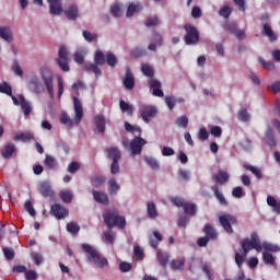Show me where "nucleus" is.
Instances as JSON below:
<instances>
[{
  "mask_svg": "<svg viewBox=\"0 0 280 280\" xmlns=\"http://www.w3.org/2000/svg\"><path fill=\"white\" fill-rule=\"evenodd\" d=\"M141 71L143 75H147V78H151L149 80V88L152 89V95L154 97H164L165 94L163 93V90H161V81L153 79L154 68H152L149 63H142Z\"/></svg>",
  "mask_w": 280,
  "mask_h": 280,
  "instance_id": "f257e3e1",
  "label": "nucleus"
},
{
  "mask_svg": "<svg viewBox=\"0 0 280 280\" xmlns=\"http://www.w3.org/2000/svg\"><path fill=\"white\" fill-rule=\"evenodd\" d=\"M81 248L86 253L89 261H93L97 268H104L105 266H108V259L102 256L100 250L93 247V245L84 243L81 245Z\"/></svg>",
  "mask_w": 280,
  "mask_h": 280,
  "instance_id": "f03ea898",
  "label": "nucleus"
},
{
  "mask_svg": "<svg viewBox=\"0 0 280 280\" xmlns=\"http://www.w3.org/2000/svg\"><path fill=\"white\" fill-rule=\"evenodd\" d=\"M104 222L107 229H126V218L119 215V211L109 209L103 214Z\"/></svg>",
  "mask_w": 280,
  "mask_h": 280,
  "instance_id": "7ed1b4c3",
  "label": "nucleus"
},
{
  "mask_svg": "<svg viewBox=\"0 0 280 280\" xmlns=\"http://www.w3.org/2000/svg\"><path fill=\"white\" fill-rule=\"evenodd\" d=\"M241 248L243 249L245 257H247L248 253H250L253 249L257 250V253H261L262 247L259 235L256 232L252 233L250 238H244L241 242Z\"/></svg>",
  "mask_w": 280,
  "mask_h": 280,
  "instance_id": "20e7f679",
  "label": "nucleus"
},
{
  "mask_svg": "<svg viewBox=\"0 0 280 280\" xmlns=\"http://www.w3.org/2000/svg\"><path fill=\"white\" fill-rule=\"evenodd\" d=\"M40 78L50 97H54V71L47 67L40 68Z\"/></svg>",
  "mask_w": 280,
  "mask_h": 280,
  "instance_id": "39448f33",
  "label": "nucleus"
},
{
  "mask_svg": "<svg viewBox=\"0 0 280 280\" xmlns=\"http://www.w3.org/2000/svg\"><path fill=\"white\" fill-rule=\"evenodd\" d=\"M184 30L186 32L184 40L187 45H196L200 40V33L196 26L191 24H185Z\"/></svg>",
  "mask_w": 280,
  "mask_h": 280,
  "instance_id": "423d86ee",
  "label": "nucleus"
},
{
  "mask_svg": "<svg viewBox=\"0 0 280 280\" xmlns=\"http://www.w3.org/2000/svg\"><path fill=\"white\" fill-rule=\"evenodd\" d=\"M59 58L56 59L57 65L60 67L61 71L68 72L69 68V49L66 46H61L58 51Z\"/></svg>",
  "mask_w": 280,
  "mask_h": 280,
  "instance_id": "0eeeda50",
  "label": "nucleus"
},
{
  "mask_svg": "<svg viewBox=\"0 0 280 280\" xmlns=\"http://www.w3.org/2000/svg\"><path fill=\"white\" fill-rule=\"evenodd\" d=\"M219 222L226 233L233 234L232 224H237V218L233 214H221L219 217Z\"/></svg>",
  "mask_w": 280,
  "mask_h": 280,
  "instance_id": "6e6552de",
  "label": "nucleus"
},
{
  "mask_svg": "<svg viewBox=\"0 0 280 280\" xmlns=\"http://www.w3.org/2000/svg\"><path fill=\"white\" fill-rule=\"evenodd\" d=\"M145 143H148V141H145V139L141 138V136L139 135L138 137L133 138L129 143L132 156L141 154L143 145H145Z\"/></svg>",
  "mask_w": 280,
  "mask_h": 280,
  "instance_id": "1a4fd4ad",
  "label": "nucleus"
},
{
  "mask_svg": "<svg viewBox=\"0 0 280 280\" xmlns=\"http://www.w3.org/2000/svg\"><path fill=\"white\" fill-rule=\"evenodd\" d=\"M156 113H159V110L152 105H145L140 109V115L144 124H150V119L156 117Z\"/></svg>",
  "mask_w": 280,
  "mask_h": 280,
  "instance_id": "9d476101",
  "label": "nucleus"
},
{
  "mask_svg": "<svg viewBox=\"0 0 280 280\" xmlns=\"http://www.w3.org/2000/svg\"><path fill=\"white\" fill-rule=\"evenodd\" d=\"M50 215L57 218V220H62L69 215V210L59 203H55L50 207Z\"/></svg>",
  "mask_w": 280,
  "mask_h": 280,
  "instance_id": "9b49d317",
  "label": "nucleus"
},
{
  "mask_svg": "<svg viewBox=\"0 0 280 280\" xmlns=\"http://www.w3.org/2000/svg\"><path fill=\"white\" fill-rule=\"evenodd\" d=\"M30 91H32V93H43V91H45V88L43 86V83H40V79H38V77L33 75L31 77L28 84H27Z\"/></svg>",
  "mask_w": 280,
  "mask_h": 280,
  "instance_id": "f8f14e48",
  "label": "nucleus"
},
{
  "mask_svg": "<svg viewBox=\"0 0 280 280\" xmlns=\"http://www.w3.org/2000/svg\"><path fill=\"white\" fill-rule=\"evenodd\" d=\"M122 84L127 91H132L135 89V74H132V70H130V68H126Z\"/></svg>",
  "mask_w": 280,
  "mask_h": 280,
  "instance_id": "ddd939ff",
  "label": "nucleus"
},
{
  "mask_svg": "<svg viewBox=\"0 0 280 280\" xmlns=\"http://www.w3.org/2000/svg\"><path fill=\"white\" fill-rule=\"evenodd\" d=\"M38 191L44 198H54V189H51L49 182L39 183Z\"/></svg>",
  "mask_w": 280,
  "mask_h": 280,
  "instance_id": "4468645a",
  "label": "nucleus"
},
{
  "mask_svg": "<svg viewBox=\"0 0 280 280\" xmlns=\"http://www.w3.org/2000/svg\"><path fill=\"white\" fill-rule=\"evenodd\" d=\"M19 100H20V106L22 109V113L25 117H28V115H32V103H30V101L25 100V96H23V94L19 95Z\"/></svg>",
  "mask_w": 280,
  "mask_h": 280,
  "instance_id": "2eb2a0df",
  "label": "nucleus"
},
{
  "mask_svg": "<svg viewBox=\"0 0 280 280\" xmlns=\"http://www.w3.org/2000/svg\"><path fill=\"white\" fill-rule=\"evenodd\" d=\"M261 35L267 36L270 43H276L277 40V34H275V31H272V27L268 22L262 23Z\"/></svg>",
  "mask_w": 280,
  "mask_h": 280,
  "instance_id": "dca6fc26",
  "label": "nucleus"
},
{
  "mask_svg": "<svg viewBox=\"0 0 280 280\" xmlns=\"http://www.w3.org/2000/svg\"><path fill=\"white\" fill-rule=\"evenodd\" d=\"M74 104V113H75V121L80 124L82 121V117H84V109L82 108V103H80V98L73 97Z\"/></svg>",
  "mask_w": 280,
  "mask_h": 280,
  "instance_id": "f3484780",
  "label": "nucleus"
},
{
  "mask_svg": "<svg viewBox=\"0 0 280 280\" xmlns=\"http://www.w3.org/2000/svg\"><path fill=\"white\" fill-rule=\"evenodd\" d=\"M49 3L50 14L58 16L62 14V4L60 0H47Z\"/></svg>",
  "mask_w": 280,
  "mask_h": 280,
  "instance_id": "a211bd4d",
  "label": "nucleus"
},
{
  "mask_svg": "<svg viewBox=\"0 0 280 280\" xmlns=\"http://www.w3.org/2000/svg\"><path fill=\"white\" fill-rule=\"evenodd\" d=\"M105 154L107 159H112V161H119V159H121V151H119L117 147L106 148Z\"/></svg>",
  "mask_w": 280,
  "mask_h": 280,
  "instance_id": "6ab92c4d",
  "label": "nucleus"
},
{
  "mask_svg": "<svg viewBox=\"0 0 280 280\" xmlns=\"http://www.w3.org/2000/svg\"><path fill=\"white\" fill-rule=\"evenodd\" d=\"M163 242V235L159 231H153V235H149V244L151 248H159V244Z\"/></svg>",
  "mask_w": 280,
  "mask_h": 280,
  "instance_id": "aec40b11",
  "label": "nucleus"
},
{
  "mask_svg": "<svg viewBox=\"0 0 280 280\" xmlns=\"http://www.w3.org/2000/svg\"><path fill=\"white\" fill-rule=\"evenodd\" d=\"M92 196L95 200V202H98L100 205H108V195L106 192H102L100 190H92Z\"/></svg>",
  "mask_w": 280,
  "mask_h": 280,
  "instance_id": "412c9836",
  "label": "nucleus"
},
{
  "mask_svg": "<svg viewBox=\"0 0 280 280\" xmlns=\"http://www.w3.org/2000/svg\"><path fill=\"white\" fill-rule=\"evenodd\" d=\"M156 259L162 268H167V264H170V254L159 249L156 254Z\"/></svg>",
  "mask_w": 280,
  "mask_h": 280,
  "instance_id": "4be33fe9",
  "label": "nucleus"
},
{
  "mask_svg": "<svg viewBox=\"0 0 280 280\" xmlns=\"http://www.w3.org/2000/svg\"><path fill=\"white\" fill-rule=\"evenodd\" d=\"M65 14L69 21H75L78 19L80 11L78 10V5L72 4L66 11Z\"/></svg>",
  "mask_w": 280,
  "mask_h": 280,
  "instance_id": "5701e85b",
  "label": "nucleus"
},
{
  "mask_svg": "<svg viewBox=\"0 0 280 280\" xmlns=\"http://www.w3.org/2000/svg\"><path fill=\"white\" fill-rule=\"evenodd\" d=\"M94 121L98 132L104 135V132H106V118L102 115H97L95 116Z\"/></svg>",
  "mask_w": 280,
  "mask_h": 280,
  "instance_id": "b1692460",
  "label": "nucleus"
},
{
  "mask_svg": "<svg viewBox=\"0 0 280 280\" xmlns=\"http://www.w3.org/2000/svg\"><path fill=\"white\" fill-rule=\"evenodd\" d=\"M213 180L219 183V185H226L229 183V173L219 171L217 175H213Z\"/></svg>",
  "mask_w": 280,
  "mask_h": 280,
  "instance_id": "393cba45",
  "label": "nucleus"
},
{
  "mask_svg": "<svg viewBox=\"0 0 280 280\" xmlns=\"http://www.w3.org/2000/svg\"><path fill=\"white\" fill-rule=\"evenodd\" d=\"M203 233L208 240H215L218 237V231L209 223L205 225Z\"/></svg>",
  "mask_w": 280,
  "mask_h": 280,
  "instance_id": "a878e982",
  "label": "nucleus"
},
{
  "mask_svg": "<svg viewBox=\"0 0 280 280\" xmlns=\"http://www.w3.org/2000/svg\"><path fill=\"white\" fill-rule=\"evenodd\" d=\"M44 165L47 170H56L58 167V161L56 158H54V155H46Z\"/></svg>",
  "mask_w": 280,
  "mask_h": 280,
  "instance_id": "bb28decb",
  "label": "nucleus"
},
{
  "mask_svg": "<svg viewBox=\"0 0 280 280\" xmlns=\"http://www.w3.org/2000/svg\"><path fill=\"white\" fill-rule=\"evenodd\" d=\"M211 189L213 190V194L217 200H219L220 205L223 207H229V201H226V198H224V195L220 191V188H218V186H212Z\"/></svg>",
  "mask_w": 280,
  "mask_h": 280,
  "instance_id": "cd10ccee",
  "label": "nucleus"
},
{
  "mask_svg": "<svg viewBox=\"0 0 280 280\" xmlns=\"http://www.w3.org/2000/svg\"><path fill=\"white\" fill-rule=\"evenodd\" d=\"M0 38L5 40L7 43H12L13 37L10 27L0 26Z\"/></svg>",
  "mask_w": 280,
  "mask_h": 280,
  "instance_id": "c85d7f7f",
  "label": "nucleus"
},
{
  "mask_svg": "<svg viewBox=\"0 0 280 280\" xmlns=\"http://www.w3.org/2000/svg\"><path fill=\"white\" fill-rule=\"evenodd\" d=\"M147 213L151 220L159 218V211L156 210V203H154V202L147 203Z\"/></svg>",
  "mask_w": 280,
  "mask_h": 280,
  "instance_id": "c756f323",
  "label": "nucleus"
},
{
  "mask_svg": "<svg viewBox=\"0 0 280 280\" xmlns=\"http://www.w3.org/2000/svg\"><path fill=\"white\" fill-rule=\"evenodd\" d=\"M267 205L269 207H272L275 213L280 215V200L277 201V199L273 196H268L267 197Z\"/></svg>",
  "mask_w": 280,
  "mask_h": 280,
  "instance_id": "7c9ffc66",
  "label": "nucleus"
},
{
  "mask_svg": "<svg viewBox=\"0 0 280 280\" xmlns=\"http://www.w3.org/2000/svg\"><path fill=\"white\" fill-rule=\"evenodd\" d=\"M16 152V147L12 143H8L1 151L3 159H10L12 154Z\"/></svg>",
  "mask_w": 280,
  "mask_h": 280,
  "instance_id": "2f4dec72",
  "label": "nucleus"
},
{
  "mask_svg": "<svg viewBox=\"0 0 280 280\" xmlns=\"http://www.w3.org/2000/svg\"><path fill=\"white\" fill-rule=\"evenodd\" d=\"M120 187L119 184H117V179L115 178H109L108 180V192L110 196H115L117 195V192L119 191Z\"/></svg>",
  "mask_w": 280,
  "mask_h": 280,
  "instance_id": "473e14b6",
  "label": "nucleus"
},
{
  "mask_svg": "<svg viewBox=\"0 0 280 280\" xmlns=\"http://www.w3.org/2000/svg\"><path fill=\"white\" fill-rule=\"evenodd\" d=\"M109 10L112 16H115V19H121V16H124V10L119 3H114Z\"/></svg>",
  "mask_w": 280,
  "mask_h": 280,
  "instance_id": "72a5a7b5",
  "label": "nucleus"
},
{
  "mask_svg": "<svg viewBox=\"0 0 280 280\" xmlns=\"http://www.w3.org/2000/svg\"><path fill=\"white\" fill-rule=\"evenodd\" d=\"M244 170L247 172H252L256 178L261 179L264 178V173H261V170L257 168L256 166H253L250 164H244L243 165Z\"/></svg>",
  "mask_w": 280,
  "mask_h": 280,
  "instance_id": "f704fd0d",
  "label": "nucleus"
},
{
  "mask_svg": "<svg viewBox=\"0 0 280 280\" xmlns=\"http://www.w3.org/2000/svg\"><path fill=\"white\" fill-rule=\"evenodd\" d=\"M34 135L32 132H22L20 135H16L14 137L15 141H24L25 143L30 142V141H34Z\"/></svg>",
  "mask_w": 280,
  "mask_h": 280,
  "instance_id": "c9c22d12",
  "label": "nucleus"
},
{
  "mask_svg": "<svg viewBox=\"0 0 280 280\" xmlns=\"http://www.w3.org/2000/svg\"><path fill=\"white\" fill-rule=\"evenodd\" d=\"M85 71H88V73H95L96 78H100V75H102V70L100 69L97 63H89V65H86L85 66Z\"/></svg>",
  "mask_w": 280,
  "mask_h": 280,
  "instance_id": "e433bc0d",
  "label": "nucleus"
},
{
  "mask_svg": "<svg viewBox=\"0 0 280 280\" xmlns=\"http://www.w3.org/2000/svg\"><path fill=\"white\" fill-rule=\"evenodd\" d=\"M258 63L262 69H267V71H275L276 66L272 61H266L262 57H258Z\"/></svg>",
  "mask_w": 280,
  "mask_h": 280,
  "instance_id": "4c0bfd02",
  "label": "nucleus"
},
{
  "mask_svg": "<svg viewBox=\"0 0 280 280\" xmlns=\"http://www.w3.org/2000/svg\"><path fill=\"white\" fill-rule=\"evenodd\" d=\"M59 196H60L62 202L69 203V202H71L73 200V192L71 190H69V189L61 190L59 192Z\"/></svg>",
  "mask_w": 280,
  "mask_h": 280,
  "instance_id": "58836bf2",
  "label": "nucleus"
},
{
  "mask_svg": "<svg viewBox=\"0 0 280 280\" xmlns=\"http://www.w3.org/2000/svg\"><path fill=\"white\" fill-rule=\"evenodd\" d=\"M265 137L268 141V145H270L271 148H275V145H277V140L275 139V131L272 130V128H269L267 130Z\"/></svg>",
  "mask_w": 280,
  "mask_h": 280,
  "instance_id": "ea45409f",
  "label": "nucleus"
},
{
  "mask_svg": "<svg viewBox=\"0 0 280 280\" xmlns=\"http://www.w3.org/2000/svg\"><path fill=\"white\" fill-rule=\"evenodd\" d=\"M197 207L196 203H191L189 201L184 206V213L187 215H196Z\"/></svg>",
  "mask_w": 280,
  "mask_h": 280,
  "instance_id": "a19ab883",
  "label": "nucleus"
},
{
  "mask_svg": "<svg viewBox=\"0 0 280 280\" xmlns=\"http://www.w3.org/2000/svg\"><path fill=\"white\" fill-rule=\"evenodd\" d=\"M201 270L205 272L208 280L213 279V269H211V265L209 262H201Z\"/></svg>",
  "mask_w": 280,
  "mask_h": 280,
  "instance_id": "79ce46f5",
  "label": "nucleus"
},
{
  "mask_svg": "<svg viewBox=\"0 0 280 280\" xmlns=\"http://www.w3.org/2000/svg\"><path fill=\"white\" fill-rule=\"evenodd\" d=\"M170 267L173 270H183L185 268V258H182L179 260H172L170 262Z\"/></svg>",
  "mask_w": 280,
  "mask_h": 280,
  "instance_id": "37998d69",
  "label": "nucleus"
},
{
  "mask_svg": "<svg viewBox=\"0 0 280 280\" xmlns=\"http://www.w3.org/2000/svg\"><path fill=\"white\" fill-rule=\"evenodd\" d=\"M151 43L155 44L158 47H161L163 45V36L161 33L153 31Z\"/></svg>",
  "mask_w": 280,
  "mask_h": 280,
  "instance_id": "c03bdc74",
  "label": "nucleus"
},
{
  "mask_svg": "<svg viewBox=\"0 0 280 280\" xmlns=\"http://www.w3.org/2000/svg\"><path fill=\"white\" fill-rule=\"evenodd\" d=\"M231 14H233V8H231L229 5H223L219 10V15L222 16L223 19H229V16H231Z\"/></svg>",
  "mask_w": 280,
  "mask_h": 280,
  "instance_id": "a18cd8bd",
  "label": "nucleus"
},
{
  "mask_svg": "<svg viewBox=\"0 0 280 280\" xmlns=\"http://www.w3.org/2000/svg\"><path fill=\"white\" fill-rule=\"evenodd\" d=\"M119 106H120V110H122V113H127V115L132 116V113L135 110L132 108V105L126 103V101H120Z\"/></svg>",
  "mask_w": 280,
  "mask_h": 280,
  "instance_id": "49530a36",
  "label": "nucleus"
},
{
  "mask_svg": "<svg viewBox=\"0 0 280 280\" xmlns=\"http://www.w3.org/2000/svg\"><path fill=\"white\" fill-rule=\"evenodd\" d=\"M68 233H72V235H78L80 233V225L75 222H70L67 224Z\"/></svg>",
  "mask_w": 280,
  "mask_h": 280,
  "instance_id": "de8ad7c7",
  "label": "nucleus"
},
{
  "mask_svg": "<svg viewBox=\"0 0 280 280\" xmlns=\"http://www.w3.org/2000/svg\"><path fill=\"white\" fill-rule=\"evenodd\" d=\"M161 23V20H159L158 16H151L148 18L144 25L145 27H156V25H159Z\"/></svg>",
  "mask_w": 280,
  "mask_h": 280,
  "instance_id": "09e8293b",
  "label": "nucleus"
},
{
  "mask_svg": "<svg viewBox=\"0 0 280 280\" xmlns=\"http://www.w3.org/2000/svg\"><path fill=\"white\" fill-rule=\"evenodd\" d=\"M0 93H4V95L12 97V86H10L8 82L0 83Z\"/></svg>",
  "mask_w": 280,
  "mask_h": 280,
  "instance_id": "8fccbe9b",
  "label": "nucleus"
},
{
  "mask_svg": "<svg viewBox=\"0 0 280 280\" xmlns=\"http://www.w3.org/2000/svg\"><path fill=\"white\" fill-rule=\"evenodd\" d=\"M94 62L97 65H104L106 62V57H104V52L101 50H96L94 55Z\"/></svg>",
  "mask_w": 280,
  "mask_h": 280,
  "instance_id": "3c124183",
  "label": "nucleus"
},
{
  "mask_svg": "<svg viewBox=\"0 0 280 280\" xmlns=\"http://www.w3.org/2000/svg\"><path fill=\"white\" fill-rule=\"evenodd\" d=\"M175 124L179 128H187L189 126V118L187 116H180L175 120Z\"/></svg>",
  "mask_w": 280,
  "mask_h": 280,
  "instance_id": "603ef678",
  "label": "nucleus"
},
{
  "mask_svg": "<svg viewBox=\"0 0 280 280\" xmlns=\"http://www.w3.org/2000/svg\"><path fill=\"white\" fill-rule=\"evenodd\" d=\"M176 97H174L173 95H167L165 96V104L168 108V110H174V107L176 106Z\"/></svg>",
  "mask_w": 280,
  "mask_h": 280,
  "instance_id": "864d4df0",
  "label": "nucleus"
},
{
  "mask_svg": "<svg viewBox=\"0 0 280 280\" xmlns=\"http://www.w3.org/2000/svg\"><path fill=\"white\" fill-rule=\"evenodd\" d=\"M144 253H143V248L136 246L133 248V256L137 259V261H143V257H144Z\"/></svg>",
  "mask_w": 280,
  "mask_h": 280,
  "instance_id": "5fc2aeb1",
  "label": "nucleus"
},
{
  "mask_svg": "<svg viewBox=\"0 0 280 280\" xmlns=\"http://www.w3.org/2000/svg\"><path fill=\"white\" fill-rule=\"evenodd\" d=\"M93 187H101V185H104L106 183V177L104 176H94L91 179Z\"/></svg>",
  "mask_w": 280,
  "mask_h": 280,
  "instance_id": "6e6d98bb",
  "label": "nucleus"
},
{
  "mask_svg": "<svg viewBox=\"0 0 280 280\" xmlns=\"http://www.w3.org/2000/svg\"><path fill=\"white\" fill-rule=\"evenodd\" d=\"M106 63L108 67H116L117 66V57L113 52H108L106 55Z\"/></svg>",
  "mask_w": 280,
  "mask_h": 280,
  "instance_id": "4d7b16f0",
  "label": "nucleus"
},
{
  "mask_svg": "<svg viewBox=\"0 0 280 280\" xmlns=\"http://www.w3.org/2000/svg\"><path fill=\"white\" fill-rule=\"evenodd\" d=\"M83 38L88 42V43H93L95 40H97V34H93L89 31H83Z\"/></svg>",
  "mask_w": 280,
  "mask_h": 280,
  "instance_id": "13d9d810",
  "label": "nucleus"
},
{
  "mask_svg": "<svg viewBox=\"0 0 280 280\" xmlns=\"http://www.w3.org/2000/svg\"><path fill=\"white\" fill-rule=\"evenodd\" d=\"M238 119L241 121H249L250 114H248V110H246V108L240 109V112H238Z\"/></svg>",
  "mask_w": 280,
  "mask_h": 280,
  "instance_id": "bf43d9fd",
  "label": "nucleus"
},
{
  "mask_svg": "<svg viewBox=\"0 0 280 280\" xmlns=\"http://www.w3.org/2000/svg\"><path fill=\"white\" fill-rule=\"evenodd\" d=\"M144 161L151 170H159V162L154 158H144Z\"/></svg>",
  "mask_w": 280,
  "mask_h": 280,
  "instance_id": "052dcab7",
  "label": "nucleus"
},
{
  "mask_svg": "<svg viewBox=\"0 0 280 280\" xmlns=\"http://www.w3.org/2000/svg\"><path fill=\"white\" fill-rule=\"evenodd\" d=\"M262 259H264L265 264H269V266H275V256H272V254L264 253Z\"/></svg>",
  "mask_w": 280,
  "mask_h": 280,
  "instance_id": "680f3d73",
  "label": "nucleus"
},
{
  "mask_svg": "<svg viewBox=\"0 0 280 280\" xmlns=\"http://www.w3.org/2000/svg\"><path fill=\"white\" fill-rule=\"evenodd\" d=\"M119 270H120V272H130V270H132V264L121 261L119 264Z\"/></svg>",
  "mask_w": 280,
  "mask_h": 280,
  "instance_id": "e2e57ef3",
  "label": "nucleus"
},
{
  "mask_svg": "<svg viewBox=\"0 0 280 280\" xmlns=\"http://www.w3.org/2000/svg\"><path fill=\"white\" fill-rule=\"evenodd\" d=\"M197 137L199 141H207V139H209V131H207L205 128H200Z\"/></svg>",
  "mask_w": 280,
  "mask_h": 280,
  "instance_id": "0e129e2a",
  "label": "nucleus"
},
{
  "mask_svg": "<svg viewBox=\"0 0 280 280\" xmlns=\"http://www.w3.org/2000/svg\"><path fill=\"white\" fill-rule=\"evenodd\" d=\"M104 240L106 244H113L115 242V233L107 231L104 233Z\"/></svg>",
  "mask_w": 280,
  "mask_h": 280,
  "instance_id": "69168bd1",
  "label": "nucleus"
},
{
  "mask_svg": "<svg viewBox=\"0 0 280 280\" xmlns=\"http://www.w3.org/2000/svg\"><path fill=\"white\" fill-rule=\"evenodd\" d=\"M78 170H80V163H78V162H71L68 165L69 174H75V172H78Z\"/></svg>",
  "mask_w": 280,
  "mask_h": 280,
  "instance_id": "338daca9",
  "label": "nucleus"
},
{
  "mask_svg": "<svg viewBox=\"0 0 280 280\" xmlns=\"http://www.w3.org/2000/svg\"><path fill=\"white\" fill-rule=\"evenodd\" d=\"M25 279L26 280H36V279H38V273H36V271H34V270H26V272H25Z\"/></svg>",
  "mask_w": 280,
  "mask_h": 280,
  "instance_id": "774afa93",
  "label": "nucleus"
}]
</instances>
